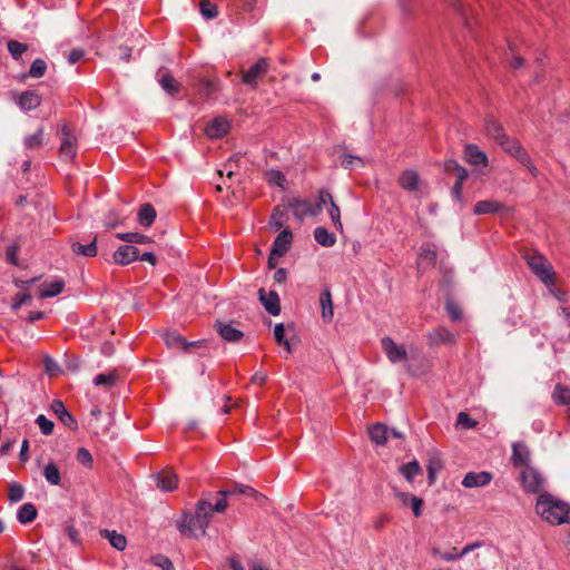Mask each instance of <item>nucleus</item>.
<instances>
[{
    "instance_id": "obj_12",
    "label": "nucleus",
    "mask_w": 570,
    "mask_h": 570,
    "mask_svg": "<svg viewBox=\"0 0 570 570\" xmlns=\"http://www.w3.org/2000/svg\"><path fill=\"white\" fill-rule=\"evenodd\" d=\"M464 159L472 166L488 167L489 159L484 151H482L476 145L468 144L464 147Z\"/></svg>"
},
{
    "instance_id": "obj_58",
    "label": "nucleus",
    "mask_w": 570,
    "mask_h": 570,
    "mask_svg": "<svg viewBox=\"0 0 570 570\" xmlns=\"http://www.w3.org/2000/svg\"><path fill=\"white\" fill-rule=\"evenodd\" d=\"M31 299L28 293H19L14 296L11 308L13 311L19 309L22 305L27 304Z\"/></svg>"
},
{
    "instance_id": "obj_25",
    "label": "nucleus",
    "mask_w": 570,
    "mask_h": 570,
    "mask_svg": "<svg viewBox=\"0 0 570 570\" xmlns=\"http://www.w3.org/2000/svg\"><path fill=\"white\" fill-rule=\"evenodd\" d=\"M218 493L223 497L222 499H225V500L227 497H232L235 494H244V495L253 497L256 500L265 499V497L263 494H261L259 492H257L255 489H253L252 487H248V485H244V484H235L233 488H230L228 490H220Z\"/></svg>"
},
{
    "instance_id": "obj_47",
    "label": "nucleus",
    "mask_w": 570,
    "mask_h": 570,
    "mask_svg": "<svg viewBox=\"0 0 570 570\" xmlns=\"http://www.w3.org/2000/svg\"><path fill=\"white\" fill-rule=\"evenodd\" d=\"M264 176L268 184L283 187V183L285 181V176L283 175L282 171L276 170V169H271V170L265 171Z\"/></svg>"
},
{
    "instance_id": "obj_41",
    "label": "nucleus",
    "mask_w": 570,
    "mask_h": 570,
    "mask_svg": "<svg viewBox=\"0 0 570 570\" xmlns=\"http://www.w3.org/2000/svg\"><path fill=\"white\" fill-rule=\"evenodd\" d=\"M552 399L560 404L570 403V389L564 385L557 384L552 393Z\"/></svg>"
},
{
    "instance_id": "obj_27",
    "label": "nucleus",
    "mask_w": 570,
    "mask_h": 570,
    "mask_svg": "<svg viewBox=\"0 0 570 570\" xmlns=\"http://www.w3.org/2000/svg\"><path fill=\"white\" fill-rule=\"evenodd\" d=\"M420 177L415 170H405L399 178L400 186L407 191H415L419 188Z\"/></svg>"
},
{
    "instance_id": "obj_37",
    "label": "nucleus",
    "mask_w": 570,
    "mask_h": 570,
    "mask_svg": "<svg viewBox=\"0 0 570 570\" xmlns=\"http://www.w3.org/2000/svg\"><path fill=\"white\" fill-rule=\"evenodd\" d=\"M401 474L407 480L412 481L415 475L421 472V466L416 460H413L406 464H403L399 468Z\"/></svg>"
},
{
    "instance_id": "obj_2",
    "label": "nucleus",
    "mask_w": 570,
    "mask_h": 570,
    "mask_svg": "<svg viewBox=\"0 0 570 570\" xmlns=\"http://www.w3.org/2000/svg\"><path fill=\"white\" fill-rule=\"evenodd\" d=\"M535 511L550 524L570 523V505L551 494L541 493L539 495Z\"/></svg>"
},
{
    "instance_id": "obj_62",
    "label": "nucleus",
    "mask_w": 570,
    "mask_h": 570,
    "mask_svg": "<svg viewBox=\"0 0 570 570\" xmlns=\"http://www.w3.org/2000/svg\"><path fill=\"white\" fill-rule=\"evenodd\" d=\"M460 167L461 165L452 159L444 163V171L448 174H455Z\"/></svg>"
},
{
    "instance_id": "obj_5",
    "label": "nucleus",
    "mask_w": 570,
    "mask_h": 570,
    "mask_svg": "<svg viewBox=\"0 0 570 570\" xmlns=\"http://www.w3.org/2000/svg\"><path fill=\"white\" fill-rule=\"evenodd\" d=\"M520 482L525 492L540 493L544 488L546 480L537 469L527 465L520 472Z\"/></svg>"
},
{
    "instance_id": "obj_22",
    "label": "nucleus",
    "mask_w": 570,
    "mask_h": 570,
    "mask_svg": "<svg viewBox=\"0 0 570 570\" xmlns=\"http://www.w3.org/2000/svg\"><path fill=\"white\" fill-rule=\"evenodd\" d=\"M294 215L302 218L304 216H316L321 212V204L313 206L307 200H294L291 204Z\"/></svg>"
},
{
    "instance_id": "obj_63",
    "label": "nucleus",
    "mask_w": 570,
    "mask_h": 570,
    "mask_svg": "<svg viewBox=\"0 0 570 570\" xmlns=\"http://www.w3.org/2000/svg\"><path fill=\"white\" fill-rule=\"evenodd\" d=\"M284 324L283 323H279V324H276L275 325V328H274V336H275V340L278 344H282L283 343V340H284Z\"/></svg>"
},
{
    "instance_id": "obj_56",
    "label": "nucleus",
    "mask_w": 570,
    "mask_h": 570,
    "mask_svg": "<svg viewBox=\"0 0 570 570\" xmlns=\"http://www.w3.org/2000/svg\"><path fill=\"white\" fill-rule=\"evenodd\" d=\"M151 562L160 568L161 570H169V568H173V562L169 560V558H167L166 556H163V554H157L155 557L151 558Z\"/></svg>"
},
{
    "instance_id": "obj_17",
    "label": "nucleus",
    "mask_w": 570,
    "mask_h": 570,
    "mask_svg": "<svg viewBox=\"0 0 570 570\" xmlns=\"http://www.w3.org/2000/svg\"><path fill=\"white\" fill-rule=\"evenodd\" d=\"M511 461L514 466L525 468L527 465H530V451L524 443L517 442L512 444Z\"/></svg>"
},
{
    "instance_id": "obj_8",
    "label": "nucleus",
    "mask_w": 570,
    "mask_h": 570,
    "mask_svg": "<svg viewBox=\"0 0 570 570\" xmlns=\"http://www.w3.org/2000/svg\"><path fill=\"white\" fill-rule=\"evenodd\" d=\"M382 348L392 363L403 362L407 358L404 345L396 344L391 337L382 338Z\"/></svg>"
},
{
    "instance_id": "obj_46",
    "label": "nucleus",
    "mask_w": 570,
    "mask_h": 570,
    "mask_svg": "<svg viewBox=\"0 0 570 570\" xmlns=\"http://www.w3.org/2000/svg\"><path fill=\"white\" fill-rule=\"evenodd\" d=\"M436 250L430 246H424L421 248L420 253V264H424L426 262L429 265L433 266L436 262Z\"/></svg>"
},
{
    "instance_id": "obj_33",
    "label": "nucleus",
    "mask_w": 570,
    "mask_h": 570,
    "mask_svg": "<svg viewBox=\"0 0 570 570\" xmlns=\"http://www.w3.org/2000/svg\"><path fill=\"white\" fill-rule=\"evenodd\" d=\"M314 238L324 247H331L336 243L335 235L330 233L325 227H316L314 229Z\"/></svg>"
},
{
    "instance_id": "obj_18",
    "label": "nucleus",
    "mask_w": 570,
    "mask_h": 570,
    "mask_svg": "<svg viewBox=\"0 0 570 570\" xmlns=\"http://www.w3.org/2000/svg\"><path fill=\"white\" fill-rule=\"evenodd\" d=\"M507 209V206L494 199H485L478 202L473 207L475 215L497 214Z\"/></svg>"
},
{
    "instance_id": "obj_16",
    "label": "nucleus",
    "mask_w": 570,
    "mask_h": 570,
    "mask_svg": "<svg viewBox=\"0 0 570 570\" xmlns=\"http://www.w3.org/2000/svg\"><path fill=\"white\" fill-rule=\"evenodd\" d=\"M258 294H259V299H261L262 304L264 305L265 309L274 316L278 315L281 312L278 294L274 291H271L267 294L264 288H261L258 291Z\"/></svg>"
},
{
    "instance_id": "obj_20",
    "label": "nucleus",
    "mask_w": 570,
    "mask_h": 570,
    "mask_svg": "<svg viewBox=\"0 0 570 570\" xmlns=\"http://www.w3.org/2000/svg\"><path fill=\"white\" fill-rule=\"evenodd\" d=\"M157 487L161 491H173L178 485V476L170 470H164L156 474Z\"/></svg>"
},
{
    "instance_id": "obj_38",
    "label": "nucleus",
    "mask_w": 570,
    "mask_h": 570,
    "mask_svg": "<svg viewBox=\"0 0 570 570\" xmlns=\"http://www.w3.org/2000/svg\"><path fill=\"white\" fill-rule=\"evenodd\" d=\"M43 476L47 480V482H49L52 485L60 484V472L58 466L53 462H50L45 466Z\"/></svg>"
},
{
    "instance_id": "obj_9",
    "label": "nucleus",
    "mask_w": 570,
    "mask_h": 570,
    "mask_svg": "<svg viewBox=\"0 0 570 570\" xmlns=\"http://www.w3.org/2000/svg\"><path fill=\"white\" fill-rule=\"evenodd\" d=\"M268 60L266 58H261L246 72L243 73V82L248 86L255 87L257 83V79H259L268 71Z\"/></svg>"
},
{
    "instance_id": "obj_4",
    "label": "nucleus",
    "mask_w": 570,
    "mask_h": 570,
    "mask_svg": "<svg viewBox=\"0 0 570 570\" xmlns=\"http://www.w3.org/2000/svg\"><path fill=\"white\" fill-rule=\"evenodd\" d=\"M529 268L546 285L553 283V269L548 259L538 252H529L524 255Z\"/></svg>"
},
{
    "instance_id": "obj_54",
    "label": "nucleus",
    "mask_w": 570,
    "mask_h": 570,
    "mask_svg": "<svg viewBox=\"0 0 570 570\" xmlns=\"http://www.w3.org/2000/svg\"><path fill=\"white\" fill-rule=\"evenodd\" d=\"M445 309L452 321H460L462 318V311L458 304L452 301H448Z\"/></svg>"
},
{
    "instance_id": "obj_11",
    "label": "nucleus",
    "mask_w": 570,
    "mask_h": 570,
    "mask_svg": "<svg viewBox=\"0 0 570 570\" xmlns=\"http://www.w3.org/2000/svg\"><path fill=\"white\" fill-rule=\"evenodd\" d=\"M139 255L140 252L137 247L130 244L121 245L112 254V259L116 264L125 266L136 261Z\"/></svg>"
},
{
    "instance_id": "obj_50",
    "label": "nucleus",
    "mask_w": 570,
    "mask_h": 570,
    "mask_svg": "<svg viewBox=\"0 0 570 570\" xmlns=\"http://www.w3.org/2000/svg\"><path fill=\"white\" fill-rule=\"evenodd\" d=\"M328 215L334 224V226L342 230L343 224L341 222V213L338 206L335 204L334 199H331L330 208H328Z\"/></svg>"
},
{
    "instance_id": "obj_3",
    "label": "nucleus",
    "mask_w": 570,
    "mask_h": 570,
    "mask_svg": "<svg viewBox=\"0 0 570 570\" xmlns=\"http://www.w3.org/2000/svg\"><path fill=\"white\" fill-rule=\"evenodd\" d=\"M498 144L502 147V149L505 153L518 159L529 170L532 177H538V168L533 165L528 151L521 146V144L515 138L504 135L502 140H499Z\"/></svg>"
},
{
    "instance_id": "obj_34",
    "label": "nucleus",
    "mask_w": 570,
    "mask_h": 570,
    "mask_svg": "<svg viewBox=\"0 0 570 570\" xmlns=\"http://www.w3.org/2000/svg\"><path fill=\"white\" fill-rule=\"evenodd\" d=\"M102 535L109 540V543L117 550L122 551L126 549L127 539L125 535L117 533L116 531L104 530Z\"/></svg>"
},
{
    "instance_id": "obj_43",
    "label": "nucleus",
    "mask_w": 570,
    "mask_h": 570,
    "mask_svg": "<svg viewBox=\"0 0 570 570\" xmlns=\"http://www.w3.org/2000/svg\"><path fill=\"white\" fill-rule=\"evenodd\" d=\"M43 142V128H39L35 134L24 138V146L29 149H37Z\"/></svg>"
},
{
    "instance_id": "obj_40",
    "label": "nucleus",
    "mask_w": 570,
    "mask_h": 570,
    "mask_svg": "<svg viewBox=\"0 0 570 570\" xmlns=\"http://www.w3.org/2000/svg\"><path fill=\"white\" fill-rule=\"evenodd\" d=\"M117 380L116 372L110 373H101L95 376L94 384L97 386H104L105 389H110L115 385Z\"/></svg>"
},
{
    "instance_id": "obj_52",
    "label": "nucleus",
    "mask_w": 570,
    "mask_h": 570,
    "mask_svg": "<svg viewBox=\"0 0 570 570\" xmlns=\"http://www.w3.org/2000/svg\"><path fill=\"white\" fill-rule=\"evenodd\" d=\"M342 166L346 169H352L354 167H363L364 161L357 156L346 154L343 156Z\"/></svg>"
},
{
    "instance_id": "obj_53",
    "label": "nucleus",
    "mask_w": 570,
    "mask_h": 570,
    "mask_svg": "<svg viewBox=\"0 0 570 570\" xmlns=\"http://www.w3.org/2000/svg\"><path fill=\"white\" fill-rule=\"evenodd\" d=\"M36 423L39 425L41 432L45 434V435H50L53 431V422L48 420L43 414H40L37 419H36Z\"/></svg>"
},
{
    "instance_id": "obj_35",
    "label": "nucleus",
    "mask_w": 570,
    "mask_h": 570,
    "mask_svg": "<svg viewBox=\"0 0 570 570\" xmlns=\"http://www.w3.org/2000/svg\"><path fill=\"white\" fill-rule=\"evenodd\" d=\"M18 520L21 523H30L37 518V509L32 503H24L18 511Z\"/></svg>"
},
{
    "instance_id": "obj_32",
    "label": "nucleus",
    "mask_w": 570,
    "mask_h": 570,
    "mask_svg": "<svg viewBox=\"0 0 570 570\" xmlns=\"http://www.w3.org/2000/svg\"><path fill=\"white\" fill-rule=\"evenodd\" d=\"M485 132L490 138L494 139L497 142L499 140H502V138L505 135L501 124L493 118H488L485 120Z\"/></svg>"
},
{
    "instance_id": "obj_57",
    "label": "nucleus",
    "mask_w": 570,
    "mask_h": 570,
    "mask_svg": "<svg viewBox=\"0 0 570 570\" xmlns=\"http://www.w3.org/2000/svg\"><path fill=\"white\" fill-rule=\"evenodd\" d=\"M43 364H45V370H46L47 374L56 375L59 372V365L52 357H50L48 355L45 356Z\"/></svg>"
},
{
    "instance_id": "obj_44",
    "label": "nucleus",
    "mask_w": 570,
    "mask_h": 570,
    "mask_svg": "<svg viewBox=\"0 0 570 570\" xmlns=\"http://www.w3.org/2000/svg\"><path fill=\"white\" fill-rule=\"evenodd\" d=\"M8 50L14 60H19L21 56L28 50V45L17 40L8 41Z\"/></svg>"
},
{
    "instance_id": "obj_13",
    "label": "nucleus",
    "mask_w": 570,
    "mask_h": 570,
    "mask_svg": "<svg viewBox=\"0 0 570 570\" xmlns=\"http://www.w3.org/2000/svg\"><path fill=\"white\" fill-rule=\"evenodd\" d=\"M51 411L58 416L62 424L70 430L75 431L78 429L76 419L68 412L65 404L60 400H55L51 403Z\"/></svg>"
},
{
    "instance_id": "obj_31",
    "label": "nucleus",
    "mask_w": 570,
    "mask_h": 570,
    "mask_svg": "<svg viewBox=\"0 0 570 570\" xmlns=\"http://www.w3.org/2000/svg\"><path fill=\"white\" fill-rule=\"evenodd\" d=\"M71 249L76 255H81V256H86V257H95L97 255V250H98L96 238L87 245H82L79 242H73V243H71Z\"/></svg>"
},
{
    "instance_id": "obj_51",
    "label": "nucleus",
    "mask_w": 570,
    "mask_h": 570,
    "mask_svg": "<svg viewBox=\"0 0 570 570\" xmlns=\"http://www.w3.org/2000/svg\"><path fill=\"white\" fill-rule=\"evenodd\" d=\"M441 466H442V464L439 459L433 458V459L429 460L428 479L431 484L435 482L436 472L441 469Z\"/></svg>"
},
{
    "instance_id": "obj_29",
    "label": "nucleus",
    "mask_w": 570,
    "mask_h": 570,
    "mask_svg": "<svg viewBox=\"0 0 570 570\" xmlns=\"http://www.w3.org/2000/svg\"><path fill=\"white\" fill-rule=\"evenodd\" d=\"M371 440L377 445H384L389 438V430L385 425L376 423L368 429Z\"/></svg>"
},
{
    "instance_id": "obj_21",
    "label": "nucleus",
    "mask_w": 570,
    "mask_h": 570,
    "mask_svg": "<svg viewBox=\"0 0 570 570\" xmlns=\"http://www.w3.org/2000/svg\"><path fill=\"white\" fill-rule=\"evenodd\" d=\"M292 240H293L292 232L289 229H284L282 233H279L276 236V238L273 243V246H272L273 253L278 254V257L284 256L287 253Z\"/></svg>"
},
{
    "instance_id": "obj_64",
    "label": "nucleus",
    "mask_w": 570,
    "mask_h": 570,
    "mask_svg": "<svg viewBox=\"0 0 570 570\" xmlns=\"http://www.w3.org/2000/svg\"><path fill=\"white\" fill-rule=\"evenodd\" d=\"M105 225L107 227L115 228L122 225V219L116 217L114 214H110V216L106 218Z\"/></svg>"
},
{
    "instance_id": "obj_26",
    "label": "nucleus",
    "mask_w": 570,
    "mask_h": 570,
    "mask_svg": "<svg viewBox=\"0 0 570 570\" xmlns=\"http://www.w3.org/2000/svg\"><path fill=\"white\" fill-rule=\"evenodd\" d=\"M40 104L41 96L33 90L23 91L18 100L19 107L23 110H33L38 108Z\"/></svg>"
},
{
    "instance_id": "obj_60",
    "label": "nucleus",
    "mask_w": 570,
    "mask_h": 570,
    "mask_svg": "<svg viewBox=\"0 0 570 570\" xmlns=\"http://www.w3.org/2000/svg\"><path fill=\"white\" fill-rule=\"evenodd\" d=\"M422 504H423L422 499L413 495V498L410 502V505H411L413 514L415 517H420L422 514V510H421Z\"/></svg>"
},
{
    "instance_id": "obj_48",
    "label": "nucleus",
    "mask_w": 570,
    "mask_h": 570,
    "mask_svg": "<svg viewBox=\"0 0 570 570\" xmlns=\"http://www.w3.org/2000/svg\"><path fill=\"white\" fill-rule=\"evenodd\" d=\"M76 460L86 468H92L94 459L86 448H79L77 450Z\"/></svg>"
},
{
    "instance_id": "obj_45",
    "label": "nucleus",
    "mask_w": 570,
    "mask_h": 570,
    "mask_svg": "<svg viewBox=\"0 0 570 570\" xmlns=\"http://www.w3.org/2000/svg\"><path fill=\"white\" fill-rule=\"evenodd\" d=\"M200 13L206 19H214L217 17L218 11L217 7L212 3L209 0H202L199 3Z\"/></svg>"
},
{
    "instance_id": "obj_19",
    "label": "nucleus",
    "mask_w": 570,
    "mask_h": 570,
    "mask_svg": "<svg viewBox=\"0 0 570 570\" xmlns=\"http://www.w3.org/2000/svg\"><path fill=\"white\" fill-rule=\"evenodd\" d=\"M229 124L225 118L217 117L213 119L205 128L209 138H220L228 132Z\"/></svg>"
},
{
    "instance_id": "obj_42",
    "label": "nucleus",
    "mask_w": 570,
    "mask_h": 570,
    "mask_svg": "<svg viewBox=\"0 0 570 570\" xmlns=\"http://www.w3.org/2000/svg\"><path fill=\"white\" fill-rule=\"evenodd\" d=\"M286 215L285 207L277 206L274 208L273 214L271 216L269 225L274 230H278L284 225V217Z\"/></svg>"
},
{
    "instance_id": "obj_49",
    "label": "nucleus",
    "mask_w": 570,
    "mask_h": 570,
    "mask_svg": "<svg viewBox=\"0 0 570 570\" xmlns=\"http://www.w3.org/2000/svg\"><path fill=\"white\" fill-rule=\"evenodd\" d=\"M23 494H24V489L21 484L19 483H11L9 485V493H8V499L11 501V502H19L23 499Z\"/></svg>"
},
{
    "instance_id": "obj_36",
    "label": "nucleus",
    "mask_w": 570,
    "mask_h": 570,
    "mask_svg": "<svg viewBox=\"0 0 570 570\" xmlns=\"http://www.w3.org/2000/svg\"><path fill=\"white\" fill-rule=\"evenodd\" d=\"M116 237L120 240L131 244H145L149 243L150 238L147 235L140 233H118Z\"/></svg>"
},
{
    "instance_id": "obj_15",
    "label": "nucleus",
    "mask_w": 570,
    "mask_h": 570,
    "mask_svg": "<svg viewBox=\"0 0 570 570\" xmlns=\"http://www.w3.org/2000/svg\"><path fill=\"white\" fill-rule=\"evenodd\" d=\"M156 78L160 85V87L169 95H175L179 91L180 86L176 81V79L171 76V73L166 68H160Z\"/></svg>"
},
{
    "instance_id": "obj_23",
    "label": "nucleus",
    "mask_w": 570,
    "mask_h": 570,
    "mask_svg": "<svg viewBox=\"0 0 570 570\" xmlns=\"http://www.w3.org/2000/svg\"><path fill=\"white\" fill-rule=\"evenodd\" d=\"M428 338L431 345H439L441 343L452 344L455 342L454 334L446 327H438L428 334Z\"/></svg>"
},
{
    "instance_id": "obj_6",
    "label": "nucleus",
    "mask_w": 570,
    "mask_h": 570,
    "mask_svg": "<svg viewBox=\"0 0 570 570\" xmlns=\"http://www.w3.org/2000/svg\"><path fill=\"white\" fill-rule=\"evenodd\" d=\"M58 135L61 139L59 148L60 157L66 160H72L77 154V138L72 128L67 124H61Z\"/></svg>"
},
{
    "instance_id": "obj_39",
    "label": "nucleus",
    "mask_w": 570,
    "mask_h": 570,
    "mask_svg": "<svg viewBox=\"0 0 570 570\" xmlns=\"http://www.w3.org/2000/svg\"><path fill=\"white\" fill-rule=\"evenodd\" d=\"M46 70H47L46 61L41 58H37L32 61V63L29 68V71L26 76L30 77V78L38 79V78H41L45 76Z\"/></svg>"
},
{
    "instance_id": "obj_59",
    "label": "nucleus",
    "mask_w": 570,
    "mask_h": 570,
    "mask_svg": "<svg viewBox=\"0 0 570 570\" xmlns=\"http://www.w3.org/2000/svg\"><path fill=\"white\" fill-rule=\"evenodd\" d=\"M66 532H67V535H68V538L70 539V541L72 543H75V544H79L80 543L79 532H78V530L72 524H68L67 525Z\"/></svg>"
},
{
    "instance_id": "obj_14",
    "label": "nucleus",
    "mask_w": 570,
    "mask_h": 570,
    "mask_svg": "<svg viewBox=\"0 0 570 570\" xmlns=\"http://www.w3.org/2000/svg\"><path fill=\"white\" fill-rule=\"evenodd\" d=\"M492 480V474L487 471L469 472L462 480V485L468 489L488 485Z\"/></svg>"
},
{
    "instance_id": "obj_61",
    "label": "nucleus",
    "mask_w": 570,
    "mask_h": 570,
    "mask_svg": "<svg viewBox=\"0 0 570 570\" xmlns=\"http://www.w3.org/2000/svg\"><path fill=\"white\" fill-rule=\"evenodd\" d=\"M83 55L85 52L82 49H72L68 55V62L73 65L78 62L83 57Z\"/></svg>"
},
{
    "instance_id": "obj_24",
    "label": "nucleus",
    "mask_w": 570,
    "mask_h": 570,
    "mask_svg": "<svg viewBox=\"0 0 570 570\" xmlns=\"http://www.w3.org/2000/svg\"><path fill=\"white\" fill-rule=\"evenodd\" d=\"M65 288V281L62 278H56L51 282H45L41 284L39 297L49 298L59 295Z\"/></svg>"
},
{
    "instance_id": "obj_28",
    "label": "nucleus",
    "mask_w": 570,
    "mask_h": 570,
    "mask_svg": "<svg viewBox=\"0 0 570 570\" xmlns=\"http://www.w3.org/2000/svg\"><path fill=\"white\" fill-rule=\"evenodd\" d=\"M320 304L322 308V318L324 322L330 323L333 320V302L332 295L328 289L324 291L320 296Z\"/></svg>"
},
{
    "instance_id": "obj_55",
    "label": "nucleus",
    "mask_w": 570,
    "mask_h": 570,
    "mask_svg": "<svg viewBox=\"0 0 570 570\" xmlns=\"http://www.w3.org/2000/svg\"><path fill=\"white\" fill-rule=\"evenodd\" d=\"M458 425H461L462 428L470 430L476 426V421L471 419L468 413L460 412L456 420Z\"/></svg>"
},
{
    "instance_id": "obj_10",
    "label": "nucleus",
    "mask_w": 570,
    "mask_h": 570,
    "mask_svg": "<svg viewBox=\"0 0 570 570\" xmlns=\"http://www.w3.org/2000/svg\"><path fill=\"white\" fill-rule=\"evenodd\" d=\"M214 328L224 341L229 343L239 342L244 336V333L234 327L232 323L216 321Z\"/></svg>"
},
{
    "instance_id": "obj_7",
    "label": "nucleus",
    "mask_w": 570,
    "mask_h": 570,
    "mask_svg": "<svg viewBox=\"0 0 570 570\" xmlns=\"http://www.w3.org/2000/svg\"><path fill=\"white\" fill-rule=\"evenodd\" d=\"M163 340L169 348H179L187 352L190 347H200L205 345V341L188 342L176 332H165Z\"/></svg>"
},
{
    "instance_id": "obj_30",
    "label": "nucleus",
    "mask_w": 570,
    "mask_h": 570,
    "mask_svg": "<svg viewBox=\"0 0 570 570\" xmlns=\"http://www.w3.org/2000/svg\"><path fill=\"white\" fill-rule=\"evenodd\" d=\"M156 218V210L150 204H144L138 213V222L144 227H150Z\"/></svg>"
},
{
    "instance_id": "obj_1",
    "label": "nucleus",
    "mask_w": 570,
    "mask_h": 570,
    "mask_svg": "<svg viewBox=\"0 0 570 570\" xmlns=\"http://www.w3.org/2000/svg\"><path fill=\"white\" fill-rule=\"evenodd\" d=\"M228 507L225 499H219L214 505L206 499L196 504L195 513H184L177 522L181 534L193 538L204 537L214 512L223 513Z\"/></svg>"
}]
</instances>
